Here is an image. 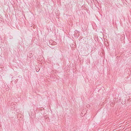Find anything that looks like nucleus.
<instances>
[{
  "label": "nucleus",
  "mask_w": 131,
  "mask_h": 131,
  "mask_svg": "<svg viewBox=\"0 0 131 131\" xmlns=\"http://www.w3.org/2000/svg\"><path fill=\"white\" fill-rule=\"evenodd\" d=\"M50 44L51 43V44L52 45H54L56 44V42L53 41L51 43V42L49 41Z\"/></svg>",
  "instance_id": "1"
},
{
  "label": "nucleus",
  "mask_w": 131,
  "mask_h": 131,
  "mask_svg": "<svg viewBox=\"0 0 131 131\" xmlns=\"http://www.w3.org/2000/svg\"><path fill=\"white\" fill-rule=\"evenodd\" d=\"M90 107V105H88V106H87V108H89Z\"/></svg>",
  "instance_id": "2"
},
{
  "label": "nucleus",
  "mask_w": 131,
  "mask_h": 131,
  "mask_svg": "<svg viewBox=\"0 0 131 131\" xmlns=\"http://www.w3.org/2000/svg\"><path fill=\"white\" fill-rule=\"evenodd\" d=\"M33 28L34 27V26H33Z\"/></svg>",
  "instance_id": "3"
},
{
  "label": "nucleus",
  "mask_w": 131,
  "mask_h": 131,
  "mask_svg": "<svg viewBox=\"0 0 131 131\" xmlns=\"http://www.w3.org/2000/svg\"><path fill=\"white\" fill-rule=\"evenodd\" d=\"M77 31V30H75V31Z\"/></svg>",
  "instance_id": "4"
}]
</instances>
